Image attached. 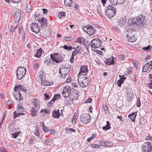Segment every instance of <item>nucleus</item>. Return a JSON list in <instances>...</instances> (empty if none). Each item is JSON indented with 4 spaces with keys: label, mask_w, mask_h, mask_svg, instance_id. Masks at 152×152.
Instances as JSON below:
<instances>
[{
    "label": "nucleus",
    "mask_w": 152,
    "mask_h": 152,
    "mask_svg": "<svg viewBox=\"0 0 152 152\" xmlns=\"http://www.w3.org/2000/svg\"><path fill=\"white\" fill-rule=\"evenodd\" d=\"M91 145L93 148H99L100 147V146L99 145L93 144Z\"/></svg>",
    "instance_id": "de8ad7c7"
},
{
    "label": "nucleus",
    "mask_w": 152,
    "mask_h": 152,
    "mask_svg": "<svg viewBox=\"0 0 152 152\" xmlns=\"http://www.w3.org/2000/svg\"><path fill=\"white\" fill-rule=\"evenodd\" d=\"M34 133L35 135L37 136H39V131L37 129L35 130Z\"/></svg>",
    "instance_id": "052dcab7"
},
{
    "label": "nucleus",
    "mask_w": 152,
    "mask_h": 152,
    "mask_svg": "<svg viewBox=\"0 0 152 152\" xmlns=\"http://www.w3.org/2000/svg\"><path fill=\"white\" fill-rule=\"evenodd\" d=\"M65 16V13L64 12H59L58 16L60 18H64Z\"/></svg>",
    "instance_id": "c9c22d12"
},
{
    "label": "nucleus",
    "mask_w": 152,
    "mask_h": 152,
    "mask_svg": "<svg viewBox=\"0 0 152 152\" xmlns=\"http://www.w3.org/2000/svg\"><path fill=\"white\" fill-rule=\"evenodd\" d=\"M82 29L84 31H86L89 35H92L96 32L95 28L92 26L89 25L83 28Z\"/></svg>",
    "instance_id": "20e7f679"
},
{
    "label": "nucleus",
    "mask_w": 152,
    "mask_h": 152,
    "mask_svg": "<svg viewBox=\"0 0 152 152\" xmlns=\"http://www.w3.org/2000/svg\"><path fill=\"white\" fill-rule=\"evenodd\" d=\"M63 48L65 50H67V51L71 50L72 49V47L71 46H69L65 45Z\"/></svg>",
    "instance_id": "ea45409f"
},
{
    "label": "nucleus",
    "mask_w": 152,
    "mask_h": 152,
    "mask_svg": "<svg viewBox=\"0 0 152 152\" xmlns=\"http://www.w3.org/2000/svg\"><path fill=\"white\" fill-rule=\"evenodd\" d=\"M71 91V88L69 86L65 87L63 91L62 96L64 98H68L70 95Z\"/></svg>",
    "instance_id": "9d476101"
},
{
    "label": "nucleus",
    "mask_w": 152,
    "mask_h": 152,
    "mask_svg": "<svg viewBox=\"0 0 152 152\" xmlns=\"http://www.w3.org/2000/svg\"><path fill=\"white\" fill-rule=\"evenodd\" d=\"M136 19H137V21H136L137 23H136V25H140L143 24L144 18L143 16L141 15L137 17V18H136Z\"/></svg>",
    "instance_id": "a211bd4d"
},
{
    "label": "nucleus",
    "mask_w": 152,
    "mask_h": 152,
    "mask_svg": "<svg viewBox=\"0 0 152 152\" xmlns=\"http://www.w3.org/2000/svg\"><path fill=\"white\" fill-rule=\"evenodd\" d=\"M42 51V49L40 48L38 50L36 55V56L37 58H39L40 57L41 55Z\"/></svg>",
    "instance_id": "f704fd0d"
},
{
    "label": "nucleus",
    "mask_w": 152,
    "mask_h": 152,
    "mask_svg": "<svg viewBox=\"0 0 152 152\" xmlns=\"http://www.w3.org/2000/svg\"><path fill=\"white\" fill-rule=\"evenodd\" d=\"M26 73V70L23 67H19L17 72V76L18 80H21Z\"/></svg>",
    "instance_id": "7ed1b4c3"
},
{
    "label": "nucleus",
    "mask_w": 152,
    "mask_h": 152,
    "mask_svg": "<svg viewBox=\"0 0 152 152\" xmlns=\"http://www.w3.org/2000/svg\"><path fill=\"white\" fill-rule=\"evenodd\" d=\"M137 112H136L129 115V117L130 118L131 121L133 122L135 121V118L137 116Z\"/></svg>",
    "instance_id": "bb28decb"
},
{
    "label": "nucleus",
    "mask_w": 152,
    "mask_h": 152,
    "mask_svg": "<svg viewBox=\"0 0 152 152\" xmlns=\"http://www.w3.org/2000/svg\"><path fill=\"white\" fill-rule=\"evenodd\" d=\"M37 20L39 23L40 26L42 28H45L47 26L48 23L46 19L42 18L41 19H37Z\"/></svg>",
    "instance_id": "2eb2a0df"
},
{
    "label": "nucleus",
    "mask_w": 152,
    "mask_h": 152,
    "mask_svg": "<svg viewBox=\"0 0 152 152\" xmlns=\"http://www.w3.org/2000/svg\"><path fill=\"white\" fill-rule=\"evenodd\" d=\"M18 134H19V132L17 133L12 134V137L14 138H16L17 137V136H18Z\"/></svg>",
    "instance_id": "3c124183"
},
{
    "label": "nucleus",
    "mask_w": 152,
    "mask_h": 152,
    "mask_svg": "<svg viewBox=\"0 0 152 152\" xmlns=\"http://www.w3.org/2000/svg\"><path fill=\"white\" fill-rule=\"evenodd\" d=\"M55 133V131L54 129H51L50 131V134L51 135H53Z\"/></svg>",
    "instance_id": "864d4df0"
},
{
    "label": "nucleus",
    "mask_w": 152,
    "mask_h": 152,
    "mask_svg": "<svg viewBox=\"0 0 152 152\" xmlns=\"http://www.w3.org/2000/svg\"><path fill=\"white\" fill-rule=\"evenodd\" d=\"M72 123L73 124H75L76 122V119L72 118Z\"/></svg>",
    "instance_id": "4d7b16f0"
},
{
    "label": "nucleus",
    "mask_w": 152,
    "mask_h": 152,
    "mask_svg": "<svg viewBox=\"0 0 152 152\" xmlns=\"http://www.w3.org/2000/svg\"><path fill=\"white\" fill-rule=\"evenodd\" d=\"M43 75V73L42 72H40L38 73V77L41 79L42 78V77Z\"/></svg>",
    "instance_id": "09e8293b"
},
{
    "label": "nucleus",
    "mask_w": 152,
    "mask_h": 152,
    "mask_svg": "<svg viewBox=\"0 0 152 152\" xmlns=\"http://www.w3.org/2000/svg\"><path fill=\"white\" fill-rule=\"evenodd\" d=\"M12 103V100H8L7 102V104L8 105H11Z\"/></svg>",
    "instance_id": "bf43d9fd"
},
{
    "label": "nucleus",
    "mask_w": 152,
    "mask_h": 152,
    "mask_svg": "<svg viewBox=\"0 0 152 152\" xmlns=\"http://www.w3.org/2000/svg\"><path fill=\"white\" fill-rule=\"evenodd\" d=\"M18 23H17L13 26H10L9 28V31L10 32H13L15 30L18 28Z\"/></svg>",
    "instance_id": "c756f323"
},
{
    "label": "nucleus",
    "mask_w": 152,
    "mask_h": 152,
    "mask_svg": "<svg viewBox=\"0 0 152 152\" xmlns=\"http://www.w3.org/2000/svg\"><path fill=\"white\" fill-rule=\"evenodd\" d=\"M65 4L68 6H71L72 4V0H65L64 1Z\"/></svg>",
    "instance_id": "473e14b6"
},
{
    "label": "nucleus",
    "mask_w": 152,
    "mask_h": 152,
    "mask_svg": "<svg viewBox=\"0 0 152 152\" xmlns=\"http://www.w3.org/2000/svg\"><path fill=\"white\" fill-rule=\"evenodd\" d=\"M53 84V82L52 81H47L45 80V79L42 78H41V84L42 86H51Z\"/></svg>",
    "instance_id": "6ab92c4d"
},
{
    "label": "nucleus",
    "mask_w": 152,
    "mask_h": 152,
    "mask_svg": "<svg viewBox=\"0 0 152 152\" xmlns=\"http://www.w3.org/2000/svg\"><path fill=\"white\" fill-rule=\"evenodd\" d=\"M14 88H16L17 91H19V90L25 92L27 91L26 88L22 85H18L17 86V85Z\"/></svg>",
    "instance_id": "b1692460"
},
{
    "label": "nucleus",
    "mask_w": 152,
    "mask_h": 152,
    "mask_svg": "<svg viewBox=\"0 0 152 152\" xmlns=\"http://www.w3.org/2000/svg\"><path fill=\"white\" fill-rule=\"evenodd\" d=\"M125 0H118V4H123L125 1Z\"/></svg>",
    "instance_id": "13d9d810"
},
{
    "label": "nucleus",
    "mask_w": 152,
    "mask_h": 152,
    "mask_svg": "<svg viewBox=\"0 0 152 152\" xmlns=\"http://www.w3.org/2000/svg\"><path fill=\"white\" fill-rule=\"evenodd\" d=\"M127 100L131 101L132 99L133 96V94L131 88H127Z\"/></svg>",
    "instance_id": "f3484780"
},
{
    "label": "nucleus",
    "mask_w": 152,
    "mask_h": 152,
    "mask_svg": "<svg viewBox=\"0 0 152 152\" xmlns=\"http://www.w3.org/2000/svg\"><path fill=\"white\" fill-rule=\"evenodd\" d=\"M116 9L112 5L108 6L107 8L105 13L110 18H112L115 15Z\"/></svg>",
    "instance_id": "f03ea898"
},
{
    "label": "nucleus",
    "mask_w": 152,
    "mask_h": 152,
    "mask_svg": "<svg viewBox=\"0 0 152 152\" xmlns=\"http://www.w3.org/2000/svg\"><path fill=\"white\" fill-rule=\"evenodd\" d=\"M109 1L111 4L114 5H115L118 4V0H109Z\"/></svg>",
    "instance_id": "a19ab883"
},
{
    "label": "nucleus",
    "mask_w": 152,
    "mask_h": 152,
    "mask_svg": "<svg viewBox=\"0 0 152 152\" xmlns=\"http://www.w3.org/2000/svg\"><path fill=\"white\" fill-rule=\"evenodd\" d=\"M13 15L14 20L15 23H18L20 21V18L21 14L20 10H17L14 11Z\"/></svg>",
    "instance_id": "9b49d317"
},
{
    "label": "nucleus",
    "mask_w": 152,
    "mask_h": 152,
    "mask_svg": "<svg viewBox=\"0 0 152 152\" xmlns=\"http://www.w3.org/2000/svg\"><path fill=\"white\" fill-rule=\"evenodd\" d=\"M77 42L78 43H79L80 44H81V39L80 38H77Z\"/></svg>",
    "instance_id": "0e129e2a"
},
{
    "label": "nucleus",
    "mask_w": 152,
    "mask_h": 152,
    "mask_svg": "<svg viewBox=\"0 0 152 152\" xmlns=\"http://www.w3.org/2000/svg\"><path fill=\"white\" fill-rule=\"evenodd\" d=\"M148 77L149 80L151 82H152V75L151 74H149Z\"/></svg>",
    "instance_id": "774afa93"
},
{
    "label": "nucleus",
    "mask_w": 152,
    "mask_h": 152,
    "mask_svg": "<svg viewBox=\"0 0 152 152\" xmlns=\"http://www.w3.org/2000/svg\"><path fill=\"white\" fill-rule=\"evenodd\" d=\"M59 111V110H54L52 113V116L54 118H59L60 115Z\"/></svg>",
    "instance_id": "412c9836"
},
{
    "label": "nucleus",
    "mask_w": 152,
    "mask_h": 152,
    "mask_svg": "<svg viewBox=\"0 0 152 152\" xmlns=\"http://www.w3.org/2000/svg\"><path fill=\"white\" fill-rule=\"evenodd\" d=\"M90 45L91 48H98L102 46V43L99 39H95L90 42Z\"/></svg>",
    "instance_id": "39448f33"
},
{
    "label": "nucleus",
    "mask_w": 152,
    "mask_h": 152,
    "mask_svg": "<svg viewBox=\"0 0 152 152\" xmlns=\"http://www.w3.org/2000/svg\"><path fill=\"white\" fill-rule=\"evenodd\" d=\"M91 120V116L87 113L82 114L80 118V121L83 123L86 124L90 122Z\"/></svg>",
    "instance_id": "0eeeda50"
},
{
    "label": "nucleus",
    "mask_w": 152,
    "mask_h": 152,
    "mask_svg": "<svg viewBox=\"0 0 152 152\" xmlns=\"http://www.w3.org/2000/svg\"><path fill=\"white\" fill-rule=\"evenodd\" d=\"M31 6L30 5L27 6V8L26 9V11L28 13H29L31 12Z\"/></svg>",
    "instance_id": "c03bdc74"
},
{
    "label": "nucleus",
    "mask_w": 152,
    "mask_h": 152,
    "mask_svg": "<svg viewBox=\"0 0 152 152\" xmlns=\"http://www.w3.org/2000/svg\"><path fill=\"white\" fill-rule=\"evenodd\" d=\"M51 140L50 139H47L45 142V144L48 145H50Z\"/></svg>",
    "instance_id": "a18cd8bd"
},
{
    "label": "nucleus",
    "mask_w": 152,
    "mask_h": 152,
    "mask_svg": "<svg viewBox=\"0 0 152 152\" xmlns=\"http://www.w3.org/2000/svg\"><path fill=\"white\" fill-rule=\"evenodd\" d=\"M43 130L45 132L47 131H49V128L47 127L46 126H45L44 127L42 128Z\"/></svg>",
    "instance_id": "6e6d98bb"
},
{
    "label": "nucleus",
    "mask_w": 152,
    "mask_h": 152,
    "mask_svg": "<svg viewBox=\"0 0 152 152\" xmlns=\"http://www.w3.org/2000/svg\"><path fill=\"white\" fill-rule=\"evenodd\" d=\"M152 69V61L146 63L143 66L142 71L143 72H149Z\"/></svg>",
    "instance_id": "f8f14e48"
},
{
    "label": "nucleus",
    "mask_w": 152,
    "mask_h": 152,
    "mask_svg": "<svg viewBox=\"0 0 152 152\" xmlns=\"http://www.w3.org/2000/svg\"><path fill=\"white\" fill-rule=\"evenodd\" d=\"M127 40L130 42H134L136 40L134 35H132L131 36H129V37H128Z\"/></svg>",
    "instance_id": "c85d7f7f"
},
{
    "label": "nucleus",
    "mask_w": 152,
    "mask_h": 152,
    "mask_svg": "<svg viewBox=\"0 0 152 152\" xmlns=\"http://www.w3.org/2000/svg\"><path fill=\"white\" fill-rule=\"evenodd\" d=\"M89 78L86 76L81 74L79 75L77 80L80 86L83 88L86 87L88 85Z\"/></svg>",
    "instance_id": "f257e3e1"
},
{
    "label": "nucleus",
    "mask_w": 152,
    "mask_h": 152,
    "mask_svg": "<svg viewBox=\"0 0 152 152\" xmlns=\"http://www.w3.org/2000/svg\"><path fill=\"white\" fill-rule=\"evenodd\" d=\"M151 150V144L150 142H146L142 145V150L143 152H150Z\"/></svg>",
    "instance_id": "6e6552de"
},
{
    "label": "nucleus",
    "mask_w": 152,
    "mask_h": 152,
    "mask_svg": "<svg viewBox=\"0 0 152 152\" xmlns=\"http://www.w3.org/2000/svg\"><path fill=\"white\" fill-rule=\"evenodd\" d=\"M128 56V54L126 53H125L124 55H121L119 56V58L120 60H122L124 59L125 57Z\"/></svg>",
    "instance_id": "72a5a7b5"
},
{
    "label": "nucleus",
    "mask_w": 152,
    "mask_h": 152,
    "mask_svg": "<svg viewBox=\"0 0 152 152\" xmlns=\"http://www.w3.org/2000/svg\"><path fill=\"white\" fill-rule=\"evenodd\" d=\"M120 77V79L118 80L117 82V85L119 87H121V85L123 83L124 80L126 78L124 75L121 76L120 75H119Z\"/></svg>",
    "instance_id": "aec40b11"
},
{
    "label": "nucleus",
    "mask_w": 152,
    "mask_h": 152,
    "mask_svg": "<svg viewBox=\"0 0 152 152\" xmlns=\"http://www.w3.org/2000/svg\"><path fill=\"white\" fill-rule=\"evenodd\" d=\"M43 12L44 14H47L48 12V10L46 9H42Z\"/></svg>",
    "instance_id": "338daca9"
},
{
    "label": "nucleus",
    "mask_w": 152,
    "mask_h": 152,
    "mask_svg": "<svg viewBox=\"0 0 152 152\" xmlns=\"http://www.w3.org/2000/svg\"><path fill=\"white\" fill-rule=\"evenodd\" d=\"M11 2L14 3H19L21 1V0H11Z\"/></svg>",
    "instance_id": "5fc2aeb1"
},
{
    "label": "nucleus",
    "mask_w": 152,
    "mask_h": 152,
    "mask_svg": "<svg viewBox=\"0 0 152 152\" xmlns=\"http://www.w3.org/2000/svg\"><path fill=\"white\" fill-rule=\"evenodd\" d=\"M107 124L106 126H104L102 128V129L106 131L108 130L110 128V124L109 121H106Z\"/></svg>",
    "instance_id": "2f4dec72"
},
{
    "label": "nucleus",
    "mask_w": 152,
    "mask_h": 152,
    "mask_svg": "<svg viewBox=\"0 0 152 152\" xmlns=\"http://www.w3.org/2000/svg\"><path fill=\"white\" fill-rule=\"evenodd\" d=\"M72 38L70 37H68L65 38V40L66 41L71 40L72 39Z\"/></svg>",
    "instance_id": "680f3d73"
},
{
    "label": "nucleus",
    "mask_w": 152,
    "mask_h": 152,
    "mask_svg": "<svg viewBox=\"0 0 152 152\" xmlns=\"http://www.w3.org/2000/svg\"><path fill=\"white\" fill-rule=\"evenodd\" d=\"M92 99L91 98H88L86 100V102H85V103H91L92 101Z\"/></svg>",
    "instance_id": "603ef678"
},
{
    "label": "nucleus",
    "mask_w": 152,
    "mask_h": 152,
    "mask_svg": "<svg viewBox=\"0 0 152 152\" xmlns=\"http://www.w3.org/2000/svg\"><path fill=\"white\" fill-rule=\"evenodd\" d=\"M34 104V106L37 109H39L40 108L39 102L38 100L36 99H34L32 101Z\"/></svg>",
    "instance_id": "cd10ccee"
},
{
    "label": "nucleus",
    "mask_w": 152,
    "mask_h": 152,
    "mask_svg": "<svg viewBox=\"0 0 152 152\" xmlns=\"http://www.w3.org/2000/svg\"><path fill=\"white\" fill-rule=\"evenodd\" d=\"M18 107H17V111L14 112V119H15L17 117L19 116L20 115L24 114V113H22L24 110L23 107L21 106H19L18 105Z\"/></svg>",
    "instance_id": "1a4fd4ad"
},
{
    "label": "nucleus",
    "mask_w": 152,
    "mask_h": 152,
    "mask_svg": "<svg viewBox=\"0 0 152 152\" xmlns=\"http://www.w3.org/2000/svg\"><path fill=\"white\" fill-rule=\"evenodd\" d=\"M132 63L134 66V67L135 68L137 67V65L138 63V62L137 61L134 60L132 61Z\"/></svg>",
    "instance_id": "49530a36"
},
{
    "label": "nucleus",
    "mask_w": 152,
    "mask_h": 152,
    "mask_svg": "<svg viewBox=\"0 0 152 152\" xmlns=\"http://www.w3.org/2000/svg\"><path fill=\"white\" fill-rule=\"evenodd\" d=\"M15 92L14 93V95L15 98L17 101H20L23 99V97L19 91L16 90V88H14Z\"/></svg>",
    "instance_id": "4468645a"
},
{
    "label": "nucleus",
    "mask_w": 152,
    "mask_h": 152,
    "mask_svg": "<svg viewBox=\"0 0 152 152\" xmlns=\"http://www.w3.org/2000/svg\"><path fill=\"white\" fill-rule=\"evenodd\" d=\"M39 26L37 23H32L30 25V27L32 31L36 34L38 33L39 31Z\"/></svg>",
    "instance_id": "ddd939ff"
},
{
    "label": "nucleus",
    "mask_w": 152,
    "mask_h": 152,
    "mask_svg": "<svg viewBox=\"0 0 152 152\" xmlns=\"http://www.w3.org/2000/svg\"><path fill=\"white\" fill-rule=\"evenodd\" d=\"M1 152H7V151L4 148H1Z\"/></svg>",
    "instance_id": "69168bd1"
},
{
    "label": "nucleus",
    "mask_w": 152,
    "mask_h": 152,
    "mask_svg": "<svg viewBox=\"0 0 152 152\" xmlns=\"http://www.w3.org/2000/svg\"><path fill=\"white\" fill-rule=\"evenodd\" d=\"M50 57L52 60L57 63H59L63 60L60 54L54 53L53 54L50 55Z\"/></svg>",
    "instance_id": "423d86ee"
},
{
    "label": "nucleus",
    "mask_w": 152,
    "mask_h": 152,
    "mask_svg": "<svg viewBox=\"0 0 152 152\" xmlns=\"http://www.w3.org/2000/svg\"><path fill=\"white\" fill-rule=\"evenodd\" d=\"M50 111H48L47 110L45 109L40 112L43 115H45L46 114L48 113H49Z\"/></svg>",
    "instance_id": "e433bc0d"
},
{
    "label": "nucleus",
    "mask_w": 152,
    "mask_h": 152,
    "mask_svg": "<svg viewBox=\"0 0 152 152\" xmlns=\"http://www.w3.org/2000/svg\"><path fill=\"white\" fill-rule=\"evenodd\" d=\"M60 95L59 94L55 95H54L53 99L51 100V102H52L53 103L55 100L59 98Z\"/></svg>",
    "instance_id": "4c0bfd02"
},
{
    "label": "nucleus",
    "mask_w": 152,
    "mask_h": 152,
    "mask_svg": "<svg viewBox=\"0 0 152 152\" xmlns=\"http://www.w3.org/2000/svg\"><path fill=\"white\" fill-rule=\"evenodd\" d=\"M68 71L67 69L65 70L64 69H61L59 70V73L61 75L64 77H65L68 73Z\"/></svg>",
    "instance_id": "4be33fe9"
},
{
    "label": "nucleus",
    "mask_w": 152,
    "mask_h": 152,
    "mask_svg": "<svg viewBox=\"0 0 152 152\" xmlns=\"http://www.w3.org/2000/svg\"><path fill=\"white\" fill-rule=\"evenodd\" d=\"M30 112L31 115L33 116H34L36 115L37 113V111L36 109L34 107H32L31 110Z\"/></svg>",
    "instance_id": "7c9ffc66"
},
{
    "label": "nucleus",
    "mask_w": 152,
    "mask_h": 152,
    "mask_svg": "<svg viewBox=\"0 0 152 152\" xmlns=\"http://www.w3.org/2000/svg\"><path fill=\"white\" fill-rule=\"evenodd\" d=\"M88 71L87 66L86 65H84L81 67L80 71L78 75V76L81 74H83V75L86 76Z\"/></svg>",
    "instance_id": "dca6fc26"
},
{
    "label": "nucleus",
    "mask_w": 152,
    "mask_h": 152,
    "mask_svg": "<svg viewBox=\"0 0 152 152\" xmlns=\"http://www.w3.org/2000/svg\"><path fill=\"white\" fill-rule=\"evenodd\" d=\"M136 21H137V19H136V18H130L128 20V23L130 25H132L135 24L136 25Z\"/></svg>",
    "instance_id": "393cba45"
},
{
    "label": "nucleus",
    "mask_w": 152,
    "mask_h": 152,
    "mask_svg": "<svg viewBox=\"0 0 152 152\" xmlns=\"http://www.w3.org/2000/svg\"><path fill=\"white\" fill-rule=\"evenodd\" d=\"M93 137H90L89 138L87 139V141L88 142H89L91 140L95 137L94 135L93 134Z\"/></svg>",
    "instance_id": "8fccbe9b"
},
{
    "label": "nucleus",
    "mask_w": 152,
    "mask_h": 152,
    "mask_svg": "<svg viewBox=\"0 0 152 152\" xmlns=\"http://www.w3.org/2000/svg\"><path fill=\"white\" fill-rule=\"evenodd\" d=\"M135 31L134 30H132L131 32L129 34H127L126 36L127 38L129 37V36H132V35H134V33H135Z\"/></svg>",
    "instance_id": "37998d69"
},
{
    "label": "nucleus",
    "mask_w": 152,
    "mask_h": 152,
    "mask_svg": "<svg viewBox=\"0 0 152 152\" xmlns=\"http://www.w3.org/2000/svg\"><path fill=\"white\" fill-rule=\"evenodd\" d=\"M114 62L113 57L112 56L110 58L106 60L105 62L106 65H109L113 64Z\"/></svg>",
    "instance_id": "5701e85b"
},
{
    "label": "nucleus",
    "mask_w": 152,
    "mask_h": 152,
    "mask_svg": "<svg viewBox=\"0 0 152 152\" xmlns=\"http://www.w3.org/2000/svg\"><path fill=\"white\" fill-rule=\"evenodd\" d=\"M108 143V141H102L100 142V144L101 145L104 146H107V144Z\"/></svg>",
    "instance_id": "79ce46f5"
},
{
    "label": "nucleus",
    "mask_w": 152,
    "mask_h": 152,
    "mask_svg": "<svg viewBox=\"0 0 152 152\" xmlns=\"http://www.w3.org/2000/svg\"><path fill=\"white\" fill-rule=\"evenodd\" d=\"M107 145V146H111L113 145V143L111 142H108V143Z\"/></svg>",
    "instance_id": "e2e57ef3"
},
{
    "label": "nucleus",
    "mask_w": 152,
    "mask_h": 152,
    "mask_svg": "<svg viewBox=\"0 0 152 152\" xmlns=\"http://www.w3.org/2000/svg\"><path fill=\"white\" fill-rule=\"evenodd\" d=\"M96 11L98 14L100 16H102V12L101 8L100 7H98L96 9Z\"/></svg>",
    "instance_id": "58836bf2"
},
{
    "label": "nucleus",
    "mask_w": 152,
    "mask_h": 152,
    "mask_svg": "<svg viewBox=\"0 0 152 152\" xmlns=\"http://www.w3.org/2000/svg\"><path fill=\"white\" fill-rule=\"evenodd\" d=\"M125 23V20L123 18H121L118 22V26L121 27L124 26Z\"/></svg>",
    "instance_id": "a878e982"
}]
</instances>
